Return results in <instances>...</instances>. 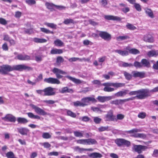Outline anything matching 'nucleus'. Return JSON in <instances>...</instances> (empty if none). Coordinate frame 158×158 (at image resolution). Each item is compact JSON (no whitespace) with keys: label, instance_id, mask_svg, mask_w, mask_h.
I'll use <instances>...</instances> for the list:
<instances>
[{"label":"nucleus","instance_id":"f257e3e1","mask_svg":"<svg viewBox=\"0 0 158 158\" xmlns=\"http://www.w3.org/2000/svg\"><path fill=\"white\" fill-rule=\"evenodd\" d=\"M150 96L149 90L148 89H142L137 90V95L130 98H132L131 100H130V101L133 100L135 98L139 99H142Z\"/></svg>","mask_w":158,"mask_h":158},{"label":"nucleus","instance_id":"f03ea898","mask_svg":"<svg viewBox=\"0 0 158 158\" xmlns=\"http://www.w3.org/2000/svg\"><path fill=\"white\" fill-rule=\"evenodd\" d=\"M13 71L12 66L8 64H3L0 66V73L6 75L9 72Z\"/></svg>","mask_w":158,"mask_h":158},{"label":"nucleus","instance_id":"7ed1b4c3","mask_svg":"<svg viewBox=\"0 0 158 158\" xmlns=\"http://www.w3.org/2000/svg\"><path fill=\"white\" fill-rule=\"evenodd\" d=\"M12 67L13 69V71L15 70L21 71H23V70L30 71L32 69V68L24 64L14 65L12 66Z\"/></svg>","mask_w":158,"mask_h":158},{"label":"nucleus","instance_id":"20e7f679","mask_svg":"<svg viewBox=\"0 0 158 158\" xmlns=\"http://www.w3.org/2000/svg\"><path fill=\"white\" fill-rule=\"evenodd\" d=\"M115 143L118 146H126L129 147L131 145L130 142L123 139H117L115 140Z\"/></svg>","mask_w":158,"mask_h":158},{"label":"nucleus","instance_id":"39448f33","mask_svg":"<svg viewBox=\"0 0 158 158\" xmlns=\"http://www.w3.org/2000/svg\"><path fill=\"white\" fill-rule=\"evenodd\" d=\"M30 106L38 114L45 115L48 114L43 109L33 104H31Z\"/></svg>","mask_w":158,"mask_h":158},{"label":"nucleus","instance_id":"423d86ee","mask_svg":"<svg viewBox=\"0 0 158 158\" xmlns=\"http://www.w3.org/2000/svg\"><path fill=\"white\" fill-rule=\"evenodd\" d=\"M148 148V147L146 146L140 145H134L133 147V149L135 152H137L139 154L141 153L143 151H145Z\"/></svg>","mask_w":158,"mask_h":158},{"label":"nucleus","instance_id":"0eeeda50","mask_svg":"<svg viewBox=\"0 0 158 158\" xmlns=\"http://www.w3.org/2000/svg\"><path fill=\"white\" fill-rule=\"evenodd\" d=\"M52 72L54 73L55 74L57 79H60L63 77V76L60 74H67L66 72L56 68H53L52 70Z\"/></svg>","mask_w":158,"mask_h":158},{"label":"nucleus","instance_id":"6e6552de","mask_svg":"<svg viewBox=\"0 0 158 158\" xmlns=\"http://www.w3.org/2000/svg\"><path fill=\"white\" fill-rule=\"evenodd\" d=\"M104 119L106 121H114L115 119V116L114 115L112 110H110L108 112L107 114L105 115Z\"/></svg>","mask_w":158,"mask_h":158},{"label":"nucleus","instance_id":"1a4fd4ad","mask_svg":"<svg viewBox=\"0 0 158 158\" xmlns=\"http://www.w3.org/2000/svg\"><path fill=\"white\" fill-rule=\"evenodd\" d=\"M133 77L135 78L139 77L142 78L145 77V73L144 71L139 72L136 70L133 71L131 72Z\"/></svg>","mask_w":158,"mask_h":158},{"label":"nucleus","instance_id":"9d476101","mask_svg":"<svg viewBox=\"0 0 158 158\" xmlns=\"http://www.w3.org/2000/svg\"><path fill=\"white\" fill-rule=\"evenodd\" d=\"M44 81L47 83L52 84H59L60 83V81L57 78L51 77L45 78L44 79Z\"/></svg>","mask_w":158,"mask_h":158},{"label":"nucleus","instance_id":"9b49d317","mask_svg":"<svg viewBox=\"0 0 158 158\" xmlns=\"http://www.w3.org/2000/svg\"><path fill=\"white\" fill-rule=\"evenodd\" d=\"M44 96H52L55 94V93L54 91V89L51 87H49L44 89Z\"/></svg>","mask_w":158,"mask_h":158},{"label":"nucleus","instance_id":"f8f14e48","mask_svg":"<svg viewBox=\"0 0 158 158\" xmlns=\"http://www.w3.org/2000/svg\"><path fill=\"white\" fill-rule=\"evenodd\" d=\"M132 99V98H128L124 99H116L114 100L111 101L110 102L111 104L119 105L122 104L127 102H128L130 101V100H131Z\"/></svg>","mask_w":158,"mask_h":158},{"label":"nucleus","instance_id":"ddd939ff","mask_svg":"<svg viewBox=\"0 0 158 158\" xmlns=\"http://www.w3.org/2000/svg\"><path fill=\"white\" fill-rule=\"evenodd\" d=\"M2 119L6 121H9L15 123L16 120V117L11 114H6L5 117L2 118Z\"/></svg>","mask_w":158,"mask_h":158},{"label":"nucleus","instance_id":"4468645a","mask_svg":"<svg viewBox=\"0 0 158 158\" xmlns=\"http://www.w3.org/2000/svg\"><path fill=\"white\" fill-rule=\"evenodd\" d=\"M112 98V97L111 96H99L97 98V99L98 101L102 103L108 101Z\"/></svg>","mask_w":158,"mask_h":158},{"label":"nucleus","instance_id":"2eb2a0df","mask_svg":"<svg viewBox=\"0 0 158 158\" xmlns=\"http://www.w3.org/2000/svg\"><path fill=\"white\" fill-rule=\"evenodd\" d=\"M99 36L105 40H110L111 39V35L105 31H100Z\"/></svg>","mask_w":158,"mask_h":158},{"label":"nucleus","instance_id":"dca6fc26","mask_svg":"<svg viewBox=\"0 0 158 158\" xmlns=\"http://www.w3.org/2000/svg\"><path fill=\"white\" fill-rule=\"evenodd\" d=\"M105 19L108 20H112L114 21H120L122 20L121 18L111 15H106L104 16Z\"/></svg>","mask_w":158,"mask_h":158},{"label":"nucleus","instance_id":"f3484780","mask_svg":"<svg viewBox=\"0 0 158 158\" xmlns=\"http://www.w3.org/2000/svg\"><path fill=\"white\" fill-rule=\"evenodd\" d=\"M143 40L146 42L149 43H153L154 41L153 37L149 34H146L144 35Z\"/></svg>","mask_w":158,"mask_h":158},{"label":"nucleus","instance_id":"a211bd4d","mask_svg":"<svg viewBox=\"0 0 158 158\" xmlns=\"http://www.w3.org/2000/svg\"><path fill=\"white\" fill-rule=\"evenodd\" d=\"M19 132L23 135H27L29 130L25 127H21L17 128Z\"/></svg>","mask_w":158,"mask_h":158},{"label":"nucleus","instance_id":"6ab92c4d","mask_svg":"<svg viewBox=\"0 0 158 158\" xmlns=\"http://www.w3.org/2000/svg\"><path fill=\"white\" fill-rule=\"evenodd\" d=\"M144 10L146 14L151 18H153L154 16L152 10L150 8L147 7L144 8Z\"/></svg>","mask_w":158,"mask_h":158},{"label":"nucleus","instance_id":"aec40b11","mask_svg":"<svg viewBox=\"0 0 158 158\" xmlns=\"http://www.w3.org/2000/svg\"><path fill=\"white\" fill-rule=\"evenodd\" d=\"M141 61L142 67H145L147 68H149L151 67L150 62L147 59H142Z\"/></svg>","mask_w":158,"mask_h":158},{"label":"nucleus","instance_id":"412c9836","mask_svg":"<svg viewBox=\"0 0 158 158\" xmlns=\"http://www.w3.org/2000/svg\"><path fill=\"white\" fill-rule=\"evenodd\" d=\"M17 59L20 60H30V57L27 55L19 54L16 57Z\"/></svg>","mask_w":158,"mask_h":158},{"label":"nucleus","instance_id":"4be33fe9","mask_svg":"<svg viewBox=\"0 0 158 158\" xmlns=\"http://www.w3.org/2000/svg\"><path fill=\"white\" fill-rule=\"evenodd\" d=\"M129 90L125 89L124 91H120L115 94V95L117 97H123L128 93Z\"/></svg>","mask_w":158,"mask_h":158},{"label":"nucleus","instance_id":"5701e85b","mask_svg":"<svg viewBox=\"0 0 158 158\" xmlns=\"http://www.w3.org/2000/svg\"><path fill=\"white\" fill-rule=\"evenodd\" d=\"M147 55L149 57H156L158 56V51L153 50L149 51L147 53Z\"/></svg>","mask_w":158,"mask_h":158},{"label":"nucleus","instance_id":"b1692460","mask_svg":"<svg viewBox=\"0 0 158 158\" xmlns=\"http://www.w3.org/2000/svg\"><path fill=\"white\" fill-rule=\"evenodd\" d=\"M59 92L61 93L64 94L66 93H72L73 91L72 89H68L67 87H66L63 88L61 90H59Z\"/></svg>","mask_w":158,"mask_h":158},{"label":"nucleus","instance_id":"393cba45","mask_svg":"<svg viewBox=\"0 0 158 158\" xmlns=\"http://www.w3.org/2000/svg\"><path fill=\"white\" fill-rule=\"evenodd\" d=\"M114 52L123 56H127L128 55V52L126 50L122 51L121 50H115L114 51Z\"/></svg>","mask_w":158,"mask_h":158},{"label":"nucleus","instance_id":"a878e982","mask_svg":"<svg viewBox=\"0 0 158 158\" xmlns=\"http://www.w3.org/2000/svg\"><path fill=\"white\" fill-rule=\"evenodd\" d=\"M74 149L76 151H78L80 152H81L84 151H92L93 149L92 148L85 149L80 148L78 146H76L74 147Z\"/></svg>","mask_w":158,"mask_h":158},{"label":"nucleus","instance_id":"bb28decb","mask_svg":"<svg viewBox=\"0 0 158 158\" xmlns=\"http://www.w3.org/2000/svg\"><path fill=\"white\" fill-rule=\"evenodd\" d=\"M63 52V51L62 49L56 48L53 49L50 51V53L52 54H60Z\"/></svg>","mask_w":158,"mask_h":158},{"label":"nucleus","instance_id":"cd10ccee","mask_svg":"<svg viewBox=\"0 0 158 158\" xmlns=\"http://www.w3.org/2000/svg\"><path fill=\"white\" fill-rule=\"evenodd\" d=\"M67 78H68L71 81H73V82L77 84H80L81 82L79 79H76L74 77H73L71 76H67L66 77Z\"/></svg>","mask_w":158,"mask_h":158},{"label":"nucleus","instance_id":"c85d7f7f","mask_svg":"<svg viewBox=\"0 0 158 158\" xmlns=\"http://www.w3.org/2000/svg\"><path fill=\"white\" fill-rule=\"evenodd\" d=\"M123 74L125 79L129 81L131 80L133 77V75L132 74H131L125 71H123Z\"/></svg>","mask_w":158,"mask_h":158},{"label":"nucleus","instance_id":"c756f323","mask_svg":"<svg viewBox=\"0 0 158 158\" xmlns=\"http://www.w3.org/2000/svg\"><path fill=\"white\" fill-rule=\"evenodd\" d=\"M73 105L75 107L78 106L84 107L87 105V104L81 102L80 101H77L73 102Z\"/></svg>","mask_w":158,"mask_h":158},{"label":"nucleus","instance_id":"7c9ffc66","mask_svg":"<svg viewBox=\"0 0 158 158\" xmlns=\"http://www.w3.org/2000/svg\"><path fill=\"white\" fill-rule=\"evenodd\" d=\"M18 123L25 124L28 122V120L26 118L22 117H18L17 119Z\"/></svg>","mask_w":158,"mask_h":158},{"label":"nucleus","instance_id":"2f4dec72","mask_svg":"<svg viewBox=\"0 0 158 158\" xmlns=\"http://www.w3.org/2000/svg\"><path fill=\"white\" fill-rule=\"evenodd\" d=\"M89 156L92 158H101L102 157V155L99 153L94 152L90 154Z\"/></svg>","mask_w":158,"mask_h":158},{"label":"nucleus","instance_id":"473e14b6","mask_svg":"<svg viewBox=\"0 0 158 158\" xmlns=\"http://www.w3.org/2000/svg\"><path fill=\"white\" fill-rule=\"evenodd\" d=\"M28 116L31 118H34L38 119H40V117L38 115H35L31 112H29L27 113Z\"/></svg>","mask_w":158,"mask_h":158},{"label":"nucleus","instance_id":"72a5a7b5","mask_svg":"<svg viewBox=\"0 0 158 158\" xmlns=\"http://www.w3.org/2000/svg\"><path fill=\"white\" fill-rule=\"evenodd\" d=\"M33 41L36 43H44L47 41V40L44 39H40L38 38H35L33 40Z\"/></svg>","mask_w":158,"mask_h":158},{"label":"nucleus","instance_id":"f704fd0d","mask_svg":"<svg viewBox=\"0 0 158 158\" xmlns=\"http://www.w3.org/2000/svg\"><path fill=\"white\" fill-rule=\"evenodd\" d=\"M54 45L57 46L61 47L64 44V43L60 40L57 39L54 42Z\"/></svg>","mask_w":158,"mask_h":158},{"label":"nucleus","instance_id":"c9c22d12","mask_svg":"<svg viewBox=\"0 0 158 158\" xmlns=\"http://www.w3.org/2000/svg\"><path fill=\"white\" fill-rule=\"evenodd\" d=\"M129 37L127 35H125L123 36H120L117 37L116 38V39L118 41H121L127 40V39H129Z\"/></svg>","mask_w":158,"mask_h":158},{"label":"nucleus","instance_id":"e433bc0d","mask_svg":"<svg viewBox=\"0 0 158 158\" xmlns=\"http://www.w3.org/2000/svg\"><path fill=\"white\" fill-rule=\"evenodd\" d=\"M110 130L109 129L108 126H101L98 128V131L100 132H102L105 131H109Z\"/></svg>","mask_w":158,"mask_h":158},{"label":"nucleus","instance_id":"4c0bfd02","mask_svg":"<svg viewBox=\"0 0 158 158\" xmlns=\"http://www.w3.org/2000/svg\"><path fill=\"white\" fill-rule=\"evenodd\" d=\"M44 24L47 27H50L52 29H56L57 25L53 23H45Z\"/></svg>","mask_w":158,"mask_h":158},{"label":"nucleus","instance_id":"58836bf2","mask_svg":"<svg viewBox=\"0 0 158 158\" xmlns=\"http://www.w3.org/2000/svg\"><path fill=\"white\" fill-rule=\"evenodd\" d=\"M45 6L47 8L50 10H52L54 6L55 7L56 5L52 3L46 2L45 3Z\"/></svg>","mask_w":158,"mask_h":158},{"label":"nucleus","instance_id":"ea45409f","mask_svg":"<svg viewBox=\"0 0 158 158\" xmlns=\"http://www.w3.org/2000/svg\"><path fill=\"white\" fill-rule=\"evenodd\" d=\"M40 31L46 34L48 33H51L52 34H53L54 32L53 31H50L49 30L44 27H41L40 28Z\"/></svg>","mask_w":158,"mask_h":158},{"label":"nucleus","instance_id":"a19ab883","mask_svg":"<svg viewBox=\"0 0 158 158\" xmlns=\"http://www.w3.org/2000/svg\"><path fill=\"white\" fill-rule=\"evenodd\" d=\"M87 144L90 145L97 143V142L94 139H87Z\"/></svg>","mask_w":158,"mask_h":158},{"label":"nucleus","instance_id":"79ce46f5","mask_svg":"<svg viewBox=\"0 0 158 158\" xmlns=\"http://www.w3.org/2000/svg\"><path fill=\"white\" fill-rule=\"evenodd\" d=\"M133 65L136 68H140L143 67L141 61L140 62L135 61Z\"/></svg>","mask_w":158,"mask_h":158},{"label":"nucleus","instance_id":"37998d69","mask_svg":"<svg viewBox=\"0 0 158 158\" xmlns=\"http://www.w3.org/2000/svg\"><path fill=\"white\" fill-rule=\"evenodd\" d=\"M126 27L128 29L130 30H133L136 28V27L133 25L129 23H127Z\"/></svg>","mask_w":158,"mask_h":158},{"label":"nucleus","instance_id":"c03bdc74","mask_svg":"<svg viewBox=\"0 0 158 158\" xmlns=\"http://www.w3.org/2000/svg\"><path fill=\"white\" fill-rule=\"evenodd\" d=\"M42 137L44 139H48L51 138V135L48 132H44L42 135Z\"/></svg>","mask_w":158,"mask_h":158},{"label":"nucleus","instance_id":"a18cd8bd","mask_svg":"<svg viewBox=\"0 0 158 158\" xmlns=\"http://www.w3.org/2000/svg\"><path fill=\"white\" fill-rule=\"evenodd\" d=\"M6 155V156L8 158H17L15 156L14 153L12 152H7Z\"/></svg>","mask_w":158,"mask_h":158},{"label":"nucleus","instance_id":"49530a36","mask_svg":"<svg viewBox=\"0 0 158 158\" xmlns=\"http://www.w3.org/2000/svg\"><path fill=\"white\" fill-rule=\"evenodd\" d=\"M114 88L110 87L105 86L103 89V90L105 92H110L114 91Z\"/></svg>","mask_w":158,"mask_h":158},{"label":"nucleus","instance_id":"de8ad7c7","mask_svg":"<svg viewBox=\"0 0 158 158\" xmlns=\"http://www.w3.org/2000/svg\"><path fill=\"white\" fill-rule=\"evenodd\" d=\"M125 84L123 83H114V87L118 88L124 86Z\"/></svg>","mask_w":158,"mask_h":158},{"label":"nucleus","instance_id":"09e8293b","mask_svg":"<svg viewBox=\"0 0 158 158\" xmlns=\"http://www.w3.org/2000/svg\"><path fill=\"white\" fill-rule=\"evenodd\" d=\"M122 66L124 67H132L133 66V64L131 63H128L123 62H122Z\"/></svg>","mask_w":158,"mask_h":158},{"label":"nucleus","instance_id":"8fccbe9b","mask_svg":"<svg viewBox=\"0 0 158 158\" xmlns=\"http://www.w3.org/2000/svg\"><path fill=\"white\" fill-rule=\"evenodd\" d=\"M91 109L94 111L98 113H101L102 112V110L100 109V108L99 107H92Z\"/></svg>","mask_w":158,"mask_h":158},{"label":"nucleus","instance_id":"3c124183","mask_svg":"<svg viewBox=\"0 0 158 158\" xmlns=\"http://www.w3.org/2000/svg\"><path fill=\"white\" fill-rule=\"evenodd\" d=\"M129 52L130 53L134 54H137L139 53V51L135 48H132L129 50Z\"/></svg>","mask_w":158,"mask_h":158},{"label":"nucleus","instance_id":"603ef678","mask_svg":"<svg viewBox=\"0 0 158 158\" xmlns=\"http://www.w3.org/2000/svg\"><path fill=\"white\" fill-rule=\"evenodd\" d=\"M67 114L73 118H75L76 116V114L70 110H67Z\"/></svg>","mask_w":158,"mask_h":158},{"label":"nucleus","instance_id":"864d4df0","mask_svg":"<svg viewBox=\"0 0 158 158\" xmlns=\"http://www.w3.org/2000/svg\"><path fill=\"white\" fill-rule=\"evenodd\" d=\"M102 121V119L98 117H94V121L97 124H99Z\"/></svg>","mask_w":158,"mask_h":158},{"label":"nucleus","instance_id":"5fc2aeb1","mask_svg":"<svg viewBox=\"0 0 158 158\" xmlns=\"http://www.w3.org/2000/svg\"><path fill=\"white\" fill-rule=\"evenodd\" d=\"M146 114L144 112H140L138 115V117L141 119L144 118L146 116Z\"/></svg>","mask_w":158,"mask_h":158},{"label":"nucleus","instance_id":"6e6d98bb","mask_svg":"<svg viewBox=\"0 0 158 158\" xmlns=\"http://www.w3.org/2000/svg\"><path fill=\"white\" fill-rule=\"evenodd\" d=\"M77 143L83 144H87V139H79L77 141Z\"/></svg>","mask_w":158,"mask_h":158},{"label":"nucleus","instance_id":"4d7b16f0","mask_svg":"<svg viewBox=\"0 0 158 158\" xmlns=\"http://www.w3.org/2000/svg\"><path fill=\"white\" fill-rule=\"evenodd\" d=\"M74 135L77 137H81L83 136V134L81 132L78 131H75L74 132Z\"/></svg>","mask_w":158,"mask_h":158},{"label":"nucleus","instance_id":"13d9d810","mask_svg":"<svg viewBox=\"0 0 158 158\" xmlns=\"http://www.w3.org/2000/svg\"><path fill=\"white\" fill-rule=\"evenodd\" d=\"M134 4V6L136 10L139 11H140L141 10V8L140 5L139 4L136 3H135Z\"/></svg>","mask_w":158,"mask_h":158},{"label":"nucleus","instance_id":"bf43d9fd","mask_svg":"<svg viewBox=\"0 0 158 158\" xmlns=\"http://www.w3.org/2000/svg\"><path fill=\"white\" fill-rule=\"evenodd\" d=\"M140 131V130L137 129H134L128 131H126V132L129 134H132L135 132H137Z\"/></svg>","mask_w":158,"mask_h":158},{"label":"nucleus","instance_id":"052dcab7","mask_svg":"<svg viewBox=\"0 0 158 158\" xmlns=\"http://www.w3.org/2000/svg\"><path fill=\"white\" fill-rule=\"evenodd\" d=\"M64 59L62 56H58L56 58V62L57 63H60L63 62Z\"/></svg>","mask_w":158,"mask_h":158},{"label":"nucleus","instance_id":"680f3d73","mask_svg":"<svg viewBox=\"0 0 158 158\" xmlns=\"http://www.w3.org/2000/svg\"><path fill=\"white\" fill-rule=\"evenodd\" d=\"M26 3L29 5L35 4L36 2L35 0H26Z\"/></svg>","mask_w":158,"mask_h":158},{"label":"nucleus","instance_id":"e2e57ef3","mask_svg":"<svg viewBox=\"0 0 158 158\" xmlns=\"http://www.w3.org/2000/svg\"><path fill=\"white\" fill-rule=\"evenodd\" d=\"M125 116L122 114H118L117 115L116 119L117 120H122L124 118Z\"/></svg>","mask_w":158,"mask_h":158},{"label":"nucleus","instance_id":"0e129e2a","mask_svg":"<svg viewBox=\"0 0 158 158\" xmlns=\"http://www.w3.org/2000/svg\"><path fill=\"white\" fill-rule=\"evenodd\" d=\"M73 22V20L72 19H67L64 20L63 23L65 24H68L70 23H72Z\"/></svg>","mask_w":158,"mask_h":158},{"label":"nucleus","instance_id":"69168bd1","mask_svg":"<svg viewBox=\"0 0 158 158\" xmlns=\"http://www.w3.org/2000/svg\"><path fill=\"white\" fill-rule=\"evenodd\" d=\"M0 23L3 25H6L7 24V22L5 19L0 18Z\"/></svg>","mask_w":158,"mask_h":158},{"label":"nucleus","instance_id":"338daca9","mask_svg":"<svg viewBox=\"0 0 158 158\" xmlns=\"http://www.w3.org/2000/svg\"><path fill=\"white\" fill-rule=\"evenodd\" d=\"M121 10L124 13H126L130 11L129 8L127 6L124 8H121Z\"/></svg>","mask_w":158,"mask_h":158},{"label":"nucleus","instance_id":"774afa93","mask_svg":"<svg viewBox=\"0 0 158 158\" xmlns=\"http://www.w3.org/2000/svg\"><path fill=\"white\" fill-rule=\"evenodd\" d=\"M152 156L154 157H158V149H155L152 154Z\"/></svg>","mask_w":158,"mask_h":158}]
</instances>
